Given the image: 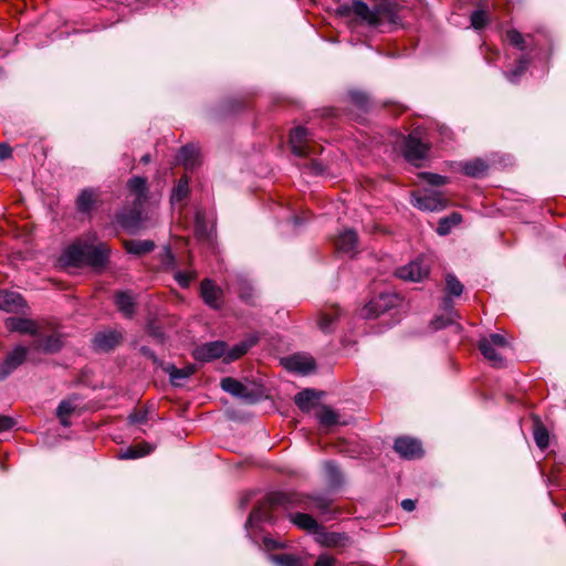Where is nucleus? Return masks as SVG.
<instances>
[{
  "label": "nucleus",
  "mask_w": 566,
  "mask_h": 566,
  "mask_svg": "<svg viewBox=\"0 0 566 566\" xmlns=\"http://www.w3.org/2000/svg\"><path fill=\"white\" fill-rule=\"evenodd\" d=\"M23 305L22 297L14 292H1L0 293V308L12 312Z\"/></svg>",
  "instance_id": "nucleus-33"
},
{
  "label": "nucleus",
  "mask_w": 566,
  "mask_h": 566,
  "mask_svg": "<svg viewBox=\"0 0 566 566\" xmlns=\"http://www.w3.org/2000/svg\"><path fill=\"white\" fill-rule=\"evenodd\" d=\"M163 369L165 373H167L169 375L170 381L175 386H180L181 382L185 379L189 378L195 371V368L192 366H188L185 368H177L172 364H167V365L163 366Z\"/></svg>",
  "instance_id": "nucleus-29"
},
{
  "label": "nucleus",
  "mask_w": 566,
  "mask_h": 566,
  "mask_svg": "<svg viewBox=\"0 0 566 566\" xmlns=\"http://www.w3.org/2000/svg\"><path fill=\"white\" fill-rule=\"evenodd\" d=\"M195 273L192 272H184V271H176L174 274L175 280L177 283L186 289L190 285L191 281L195 279Z\"/></svg>",
  "instance_id": "nucleus-49"
},
{
  "label": "nucleus",
  "mask_w": 566,
  "mask_h": 566,
  "mask_svg": "<svg viewBox=\"0 0 566 566\" xmlns=\"http://www.w3.org/2000/svg\"><path fill=\"white\" fill-rule=\"evenodd\" d=\"M358 237L352 229H346L339 233L335 244L338 251L354 254L357 252Z\"/></svg>",
  "instance_id": "nucleus-25"
},
{
  "label": "nucleus",
  "mask_w": 566,
  "mask_h": 566,
  "mask_svg": "<svg viewBox=\"0 0 566 566\" xmlns=\"http://www.w3.org/2000/svg\"><path fill=\"white\" fill-rule=\"evenodd\" d=\"M291 522L298 528L307 531L311 534H315L318 530L319 524L306 513H296L290 516Z\"/></svg>",
  "instance_id": "nucleus-31"
},
{
  "label": "nucleus",
  "mask_w": 566,
  "mask_h": 566,
  "mask_svg": "<svg viewBox=\"0 0 566 566\" xmlns=\"http://www.w3.org/2000/svg\"><path fill=\"white\" fill-rule=\"evenodd\" d=\"M352 9L356 15L374 28L381 25L385 21L397 23V14L395 10L387 4H379L374 9H370L364 1L354 0Z\"/></svg>",
  "instance_id": "nucleus-1"
},
{
  "label": "nucleus",
  "mask_w": 566,
  "mask_h": 566,
  "mask_svg": "<svg viewBox=\"0 0 566 566\" xmlns=\"http://www.w3.org/2000/svg\"><path fill=\"white\" fill-rule=\"evenodd\" d=\"M30 346L17 345L0 361V381L4 380L27 360Z\"/></svg>",
  "instance_id": "nucleus-7"
},
{
  "label": "nucleus",
  "mask_w": 566,
  "mask_h": 566,
  "mask_svg": "<svg viewBox=\"0 0 566 566\" xmlns=\"http://www.w3.org/2000/svg\"><path fill=\"white\" fill-rule=\"evenodd\" d=\"M397 276L403 281L421 282L430 273L429 261L418 258L397 270Z\"/></svg>",
  "instance_id": "nucleus-9"
},
{
  "label": "nucleus",
  "mask_w": 566,
  "mask_h": 566,
  "mask_svg": "<svg viewBox=\"0 0 566 566\" xmlns=\"http://www.w3.org/2000/svg\"><path fill=\"white\" fill-rule=\"evenodd\" d=\"M200 294L203 302L211 308L219 310L223 305V291L212 280L206 279L201 282Z\"/></svg>",
  "instance_id": "nucleus-14"
},
{
  "label": "nucleus",
  "mask_w": 566,
  "mask_h": 566,
  "mask_svg": "<svg viewBox=\"0 0 566 566\" xmlns=\"http://www.w3.org/2000/svg\"><path fill=\"white\" fill-rule=\"evenodd\" d=\"M506 40L510 42V44L521 51H524L527 48L526 39L515 29L506 31Z\"/></svg>",
  "instance_id": "nucleus-44"
},
{
  "label": "nucleus",
  "mask_w": 566,
  "mask_h": 566,
  "mask_svg": "<svg viewBox=\"0 0 566 566\" xmlns=\"http://www.w3.org/2000/svg\"><path fill=\"white\" fill-rule=\"evenodd\" d=\"M262 549L271 563L275 566H283V543L280 539L272 537L271 534H264Z\"/></svg>",
  "instance_id": "nucleus-19"
},
{
  "label": "nucleus",
  "mask_w": 566,
  "mask_h": 566,
  "mask_svg": "<svg viewBox=\"0 0 566 566\" xmlns=\"http://www.w3.org/2000/svg\"><path fill=\"white\" fill-rule=\"evenodd\" d=\"M507 346L509 343L501 334H491L488 337L481 338L479 342V349L482 355L495 367H502L504 365L500 352Z\"/></svg>",
  "instance_id": "nucleus-3"
},
{
  "label": "nucleus",
  "mask_w": 566,
  "mask_h": 566,
  "mask_svg": "<svg viewBox=\"0 0 566 566\" xmlns=\"http://www.w3.org/2000/svg\"><path fill=\"white\" fill-rule=\"evenodd\" d=\"M533 436H534V440H535L536 446L541 450H545L548 447V444H549V434H548V431L545 428V426L539 420H536L534 422Z\"/></svg>",
  "instance_id": "nucleus-39"
},
{
  "label": "nucleus",
  "mask_w": 566,
  "mask_h": 566,
  "mask_svg": "<svg viewBox=\"0 0 566 566\" xmlns=\"http://www.w3.org/2000/svg\"><path fill=\"white\" fill-rule=\"evenodd\" d=\"M62 339L57 334L42 336V334L39 333V336H36L30 344V348L31 350L39 353L53 354L59 352L62 348Z\"/></svg>",
  "instance_id": "nucleus-18"
},
{
  "label": "nucleus",
  "mask_w": 566,
  "mask_h": 566,
  "mask_svg": "<svg viewBox=\"0 0 566 566\" xmlns=\"http://www.w3.org/2000/svg\"><path fill=\"white\" fill-rule=\"evenodd\" d=\"M349 97H350L352 102L361 109H365L369 102L368 96L365 93L359 92V91L349 92Z\"/></svg>",
  "instance_id": "nucleus-50"
},
{
  "label": "nucleus",
  "mask_w": 566,
  "mask_h": 566,
  "mask_svg": "<svg viewBox=\"0 0 566 566\" xmlns=\"http://www.w3.org/2000/svg\"><path fill=\"white\" fill-rule=\"evenodd\" d=\"M109 251V248L103 242H98L97 244L88 242L85 265H90L94 269L104 268L108 262Z\"/></svg>",
  "instance_id": "nucleus-16"
},
{
  "label": "nucleus",
  "mask_w": 566,
  "mask_h": 566,
  "mask_svg": "<svg viewBox=\"0 0 566 566\" xmlns=\"http://www.w3.org/2000/svg\"><path fill=\"white\" fill-rule=\"evenodd\" d=\"M227 289L238 294L241 301L251 304L254 298V287L250 279L243 273H234L227 279Z\"/></svg>",
  "instance_id": "nucleus-10"
},
{
  "label": "nucleus",
  "mask_w": 566,
  "mask_h": 566,
  "mask_svg": "<svg viewBox=\"0 0 566 566\" xmlns=\"http://www.w3.org/2000/svg\"><path fill=\"white\" fill-rule=\"evenodd\" d=\"M488 168V164L481 158H475L461 164L462 172L472 178L483 177L486 174Z\"/></svg>",
  "instance_id": "nucleus-28"
},
{
  "label": "nucleus",
  "mask_w": 566,
  "mask_h": 566,
  "mask_svg": "<svg viewBox=\"0 0 566 566\" xmlns=\"http://www.w3.org/2000/svg\"><path fill=\"white\" fill-rule=\"evenodd\" d=\"M15 424L14 419L8 416L0 415V432L10 430Z\"/></svg>",
  "instance_id": "nucleus-57"
},
{
  "label": "nucleus",
  "mask_w": 566,
  "mask_h": 566,
  "mask_svg": "<svg viewBox=\"0 0 566 566\" xmlns=\"http://www.w3.org/2000/svg\"><path fill=\"white\" fill-rule=\"evenodd\" d=\"M12 150L7 144H0V160L11 157Z\"/></svg>",
  "instance_id": "nucleus-60"
},
{
  "label": "nucleus",
  "mask_w": 566,
  "mask_h": 566,
  "mask_svg": "<svg viewBox=\"0 0 566 566\" xmlns=\"http://www.w3.org/2000/svg\"><path fill=\"white\" fill-rule=\"evenodd\" d=\"M317 399L318 396L315 390L304 389L295 396L294 401L300 409L310 410Z\"/></svg>",
  "instance_id": "nucleus-36"
},
{
  "label": "nucleus",
  "mask_w": 566,
  "mask_h": 566,
  "mask_svg": "<svg viewBox=\"0 0 566 566\" xmlns=\"http://www.w3.org/2000/svg\"><path fill=\"white\" fill-rule=\"evenodd\" d=\"M530 62H531V60H530V57L527 55L522 56L517 61V65L515 66V69L505 73L506 78L511 83H517L520 81V77L522 76V74L528 67Z\"/></svg>",
  "instance_id": "nucleus-41"
},
{
  "label": "nucleus",
  "mask_w": 566,
  "mask_h": 566,
  "mask_svg": "<svg viewBox=\"0 0 566 566\" xmlns=\"http://www.w3.org/2000/svg\"><path fill=\"white\" fill-rule=\"evenodd\" d=\"M198 148L193 145H186L181 147L178 154V160L186 167V169L195 168L198 164Z\"/></svg>",
  "instance_id": "nucleus-30"
},
{
  "label": "nucleus",
  "mask_w": 566,
  "mask_h": 566,
  "mask_svg": "<svg viewBox=\"0 0 566 566\" xmlns=\"http://www.w3.org/2000/svg\"><path fill=\"white\" fill-rule=\"evenodd\" d=\"M394 449L401 458L408 460L421 458L423 454L421 442L410 437L397 438L394 443Z\"/></svg>",
  "instance_id": "nucleus-13"
},
{
  "label": "nucleus",
  "mask_w": 566,
  "mask_h": 566,
  "mask_svg": "<svg viewBox=\"0 0 566 566\" xmlns=\"http://www.w3.org/2000/svg\"><path fill=\"white\" fill-rule=\"evenodd\" d=\"M470 20H471V25L475 30H480V29L484 28L486 25V23L489 22V14L484 10H475L472 12Z\"/></svg>",
  "instance_id": "nucleus-47"
},
{
  "label": "nucleus",
  "mask_w": 566,
  "mask_h": 566,
  "mask_svg": "<svg viewBox=\"0 0 566 566\" xmlns=\"http://www.w3.org/2000/svg\"><path fill=\"white\" fill-rule=\"evenodd\" d=\"M125 249L130 254L144 255L155 249V243L151 240H129L125 242Z\"/></svg>",
  "instance_id": "nucleus-32"
},
{
  "label": "nucleus",
  "mask_w": 566,
  "mask_h": 566,
  "mask_svg": "<svg viewBox=\"0 0 566 566\" xmlns=\"http://www.w3.org/2000/svg\"><path fill=\"white\" fill-rule=\"evenodd\" d=\"M462 221V217L458 212H453L448 217H443L439 220L437 227V233L439 235H447L450 233L451 229L459 224Z\"/></svg>",
  "instance_id": "nucleus-38"
},
{
  "label": "nucleus",
  "mask_w": 566,
  "mask_h": 566,
  "mask_svg": "<svg viewBox=\"0 0 566 566\" xmlns=\"http://www.w3.org/2000/svg\"><path fill=\"white\" fill-rule=\"evenodd\" d=\"M332 500L324 495L313 497V507L322 515L331 512Z\"/></svg>",
  "instance_id": "nucleus-46"
},
{
  "label": "nucleus",
  "mask_w": 566,
  "mask_h": 566,
  "mask_svg": "<svg viewBox=\"0 0 566 566\" xmlns=\"http://www.w3.org/2000/svg\"><path fill=\"white\" fill-rule=\"evenodd\" d=\"M426 181L431 186H442L447 184V177L438 175V174H424L423 175Z\"/></svg>",
  "instance_id": "nucleus-52"
},
{
  "label": "nucleus",
  "mask_w": 566,
  "mask_h": 566,
  "mask_svg": "<svg viewBox=\"0 0 566 566\" xmlns=\"http://www.w3.org/2000/svg\"><path fill=\"white\" fill-rule=\"evenodd\" d=\"M129 195L134 197L133 205L143 207L148 200L147 178L134 176L127 181Z\"/></svg>",
  "instance_id": "nucleus-17"
},
{
  "label": "nucleus",
  "mask_w": 566,
  "mask_h": 566,
  "mask_svg": "<svg viewBox=\"0 0 566 566\" xmlns=\"http://www.w3.org/2000/svg\"><path fill=\"white\" fill-rule=\"evenodd\" d=\"M115 304L118 311L127 318L135 314V300L128 292H117L115 294Z\"/></svg>",
  "instance_id": "nucleus-27"
},
{
  "label": "nucleus",
  "mask_w": 566,
  "mask_h": 566,
  "mask_svg": "<svg viewBox=\"0 0 566 566\" xmlns=\"http://www.w3.org/2000/svg\"><path fill=\"white\" fill-rule=\"evenodd\" d=\"M142 208L134 206L132 210L120 212L117 216L118 223L126 230L135 232L142 222Z\"/></svg>",
  "instance_id": "nucleus-26"
},
{
  "label": "nucleus",
  "mask_w": 566,
  "mask_h": 566,
  "mask_svg": "<svg viewBox=\"0 0 566 566\" xmlns=\"http://www.w3.org/2000/svg\"><path fill=\"white\" fill-rule=\"evenodd\" d=\"M189 193V179L187 176H182L171 190L170 202L171 205L180 203L188 197Z\"/></svg>",
  "instance_id": "nucleus-34"
},
{
  "label": "nucleus",
  "mask_w": 566,
  "mask_h": 566,
  "mask_svg": "<svg viewBox=\"0 0 566 566\" xmlns=\"http://www.w3.org/2000/svg\"><path fill=\"white\" fill-rule=\"evenodd\" d=\"M336 558L328 554H321L315 562V566H336Z\"/></svg>",
  "instance_id": "nucleus-54"
},
{
  "label": "nucleus",
  "mask_w": 566,
  "mask_h": 566,
  "mask_svg": "<svg viewBox=\"0 0 566 566\" xmlns=\"http://www.w3.org/2000/svg\"><path fill=\"white\" fill-rule=\"evenodd\" d=\"M220 386L223 391L242 400L245 403H255L261 398V394L258 390L232 377L222 378Z\"/></svg>",
  "instance_id": "nucleus-5"
},
{
  "label": "nucleus",
  "mask_w": 566,
  "mask_h": 566,
  "mask_svg": "<svg viewBox=\"0 0 566 566\" xmlns=\"http://www.w3.org/2000/svg\"><path fill=\"white\" fill-rule=\"evenodd\" d=\"M289 143L292 154L296 157L317 155L322 149L319 145L314 143L308 130L303 126H298L291 132Z\"/></svg>",
  "instance_id": "nucleus-2"
},
{
  "label": "nucleus",
  "mask_w": 566,
  "mask_h": 566,
  "mask_svg": "<svg viewBox=\"0 0 566 566\" xmlns=\"http://www.w3.org/2000/svg\"><path fill=\"white\" fill-rule=\"evenodd\" d=\"M88 241H77L69 245L62 253L61 261L64 265L81 266L86 264Z\"/></svg>",
  "instance_id": "nucleus-12"
},
{
  "label": "nucleus",
  "mask_w": 566,
  "mask_h": 566,
  "mask_svg": "<svg viewBox=\"0 0 566 566\" xmlns=\"http://www.w3.org/2000/svg\"><path fill=\"white\" fill-rule=\"evenodd\" d=\"M306 221H307V217L295 214V216L292 217V219L289 222H291L293 224V227L295 229H297L301 226H303Z\"/></svg>",
  "instance_id": "nucleus-59"
},
{
  "label": "nucleus",
  "mask_w": 566,
  "mask_h": 566,
  "mask_svg": "<svg viewBox=\"0 0 566 566\" xmlns=\"http://www.w3.org/2000/svg\"><path fill=\"white\" fill-rule=\"evenodd\" d=\"M340 315L342 311L336 306L322 311L317 321L318 328L325 334L333 333L335 331L336 322Z\"/></svg>",
  "instance_id": "nucleus-24"
},
{
  "label": "nucleus",
  "mask_w": 566,
  "mask_h": 566,
  "mask_svg": "<svg viewBox=\"0 0 566 566\" xmlns=\"http://www.w3.org/2000/svg\"><path fill=\"white\" fill-rule=\"evenodd\" d=\"M401 507L407 512H412L416 509V502L411 499H406L401 502Z\"/></svg>",
  "instance_id": "nucleus-62"
},
{
  "label": "nucleus",
  "mask_w": 566,
  "mask_h": 566,
  "mask_svg": "<svg viewBox=\"0 0 566 566\" xmlns=\"http://www.w3.org/2000/svg\"><path fill=\"white\" fill-rule=\"evenodd\" d=\"M147 419H148V413L146 410L134 412L128 416V420L130 423H144L147 421Z\"/></svg>",
  "instance_id": "nucleus-56"
},
{
  "label": "nucleus",
  "mask_w": 566,
  "mask_h": 566,
  "mask_svg": "<svg viewBox=\"0 0 566 566\" xmlns=\"http://www.w3.org/2000/svg\"><path fill=\"white\" fill-rule=\"evenodd\" d=\"M153 450H154V447L151 444H149L147 442H143L140 444L132 446V447L127 448L125 451H123L119 454V458L124 459V460L138 459V458L145 457V455L151 453Z\"/></svg>",
  "instance_id": "nucleus-35"
},
{
  "label": "nucleus",
  "mask_w": 566,
  "mask_h": 566,
  "mask_svg": "<svg viewBox=\"0 0 566 566\" xmlns=\"http://www.w3.org/2000/svg\"><path fill=\"white\" fill-rule=\"evenodd\" d=\"M285 566H302V560L291 554H285Z\"/></svg>",
  "instance_id": "nucleus-58"
},
{
  "label": "nucleus",
  "mask_w": 566,
  "mask_h": 566,
  "mask_svg": "<svg viewBox=\"0 0 566 566\" xmlns=\"http://www.w3.org/2000/svg\"><path fill=\"white\" fill-rule=\"evenodd\" d=\"M75 410V406L69 400H62L56 408V416H71Z\"/></svg>",
  "instance_id": "nucleus-51"
},
{
  "label": "nucleus",
  "mask_w": 566,
  "mask_h": 566,
  "mask_svg": "<svg viewBox=\"0 0 566 566\" xmlns=\"http://www.w3.org/2000/svg\"><path fill=\"white\" fill-rule=\"evenodd\" d=\"M453 306L451 296L447 295L442 301V307L448 311L451 310Z\"/></svg>",
  "instance_id": "nucleus-63"
},
{
  "label": "nucleus",
  "mask_w": 566,
  "mask_h": 566,
  "mask_svg": "<svg viewBox=\"0 0 566 566\" xmlns=\"http://www.w3.org/2000/svg\"><path fill=\"white\" fill-rule=\"evenodd\" d=\"M324 471L332 484H338L340 482L342 474H340L338 467L334 462H332V461L325 462Z\"/></svg>",
  "instance_id": "nucleus-48"
},
{
  "label": "nucleus",
  "mask_w": 566,
  "mask_h": 566,
  "mask_svg": "<svg viewBox=\"0 0 566 566\" xmlns=\"http://www.w3.org/2000/svg\"><path fill=\"white\" fill-rule=\"evenodd\" d=\"M227 344L222 340L205 343L198 346L193 356L197 360L210 361L220 357H226Z\"/></svg>",
  "instance_id": "nucleus-15"
},
{
  "label": "nucleus",
  "mask_w": 566,
  "mask_h": 566,
  "mask_svg": "<svg viewBox=\"0 0 566 566\" xmlns=\"http://www.w3.org/2000/svg\"><path fill=\"white\" fill-rule=\"evenodd\" d=\"M463 284L454 274L448 273L446 275V291L449 296L459 297L463 293Z\"/></svg>",
  "instance_id": "nucleus-42"
},
{
  "label": "nucleus",
  "mask_w": 566,
  "mask_h": 566,
  "mask_svg": "<svg viewBox=\"0 0 566 566\" xmlns=\"http://www.w3.org/2000/svg\"><path fill=\"white\" fill-rule=\"evenodd\" d=\"M314 538L316 543L326 547L343 546L348 539L345 534L326 532L321 525L318 530L315 532Z\"/></svg>",
  "instance_id": "nucleus-23"
},
{
  "label": "nucleus",
  "mask_w": 566,
  "mask_h": 566,
  "mask_svg": "<svg viewBox=\"0 0 566 566\" xmlns=\"http://www.w3.org/2000/svg\"><path fill=\"white\" fill-rule=\"evenodd\" d=\"M427 151L428 146L421 142L417 132L405 139L403 156L409 163L418 165L427 156Z\"/></svg>",
  "instance_id": "nucleus-11"
},
{
  "label": "nucleus",
  "mask_w": 566,
  "mask_h": 566,
  "mask_svg": "<svg viewBox=\"0 0 566 566\" xmlns=\"http://www.w3.org/2000/svg\"><path fill=\"white\" fill-rule=\"evenodd\" d=\"M411 203L422 211H441L448 206V200L439 191L424 190L413 193Z\"/></svg>",
  "instance_id": "nucleus-6"
},
{
  "label": "nucleus",
  "mask_w": 566,
  "mask_h": 566,
  "mask_svg": "<svg viewBox=\"0 0 566 566\" xmlns=\"http://www.w3.org/2000/svg\"><path fill=\"white\" fill-rule=\"evenodd\" d=\"M163 263L167 270H175L177 268V261L170 249L166 250L163 259Z\"/></svg>",
  "instance_id": "nucleus-55"
},
{
  "label": "nucleus",
  "mask_w": 566,
  "mask_h": 566,
  "mask_svg": "<svg viewBox=\"0 0 566 566\" xmlns=\"http://www.w3.org/2000/svg\"><path fill=\"white\" fill-rule=\"evenodd\" d=\"M195 231L199 238H208L209 229L206 223V217L201 211H197L195 216Z\"/></svg>",
  "instance_id": "nucleus-45"
},
{
  "label": "nucleus",
  "mask_w": 566,
  "mask_h": 566,
  "mask_svg": "<svg viewBox=\"0 0 566 566\" xmlns=\"http://www.w3.org/2000/svg\"><path fill=\"white\" fill-rule=\"evenodd\" d=\"M282 499L281 493L270 494L266 499V502L262 505L255 507L249 515V518L245 523V528L248 531L249 536L250 528L259 526L261 523H272L273 515L272 511L280 504Z\"/></svg>",
  "instance_id": "nucleus-4"
},
{
  "label": "nucleus",
  "mask_w": 566,
  "mask_h": 566,
  "mask_svg": "<svg viewBox=\"0 0 566 566\" xmlns=\"http://www.w3.org/2000/svg\"><path fill=\"white\" fill-rule=\"evenodd\" d=\"M95 203V192L92 189H84L77 197L76 206L78 211L88 212Z\"/></svg>",
  "instance_id": "nucleus-40"
},
{
  "label": "nucleus",
  "mask_w": 566,
  "mask_h": 566,
  "mask_svg": "<svg viewBox=\"0 0 566 566\" xmlns=\"http://www.w3.org/2000/svg\"><path fill=\"white\" fill-rule=\"evenodd\" d=\"M149 334L154 337H157V338H161L163 337V333L159 328L157 327H154V326H149Z\"/></svg>",
  "instance_id": "nucleus-64"
},
{
  "label": "nucleus",
  "mask_w": 566,
  "mask_h": 566,
  "mask_svg": "<svg viewBox=\"0 0 566 566\" xmlns=\"http://www.w3.org/2000/svg\"><path fill=\"white\" fill-rule=\"evenodd\" d=\"M139 352L143 356L149 358L154 365L161 367L165 366L164 363L156 356V354L147 346H140Z\"/></svg>",
  "instance_id": "nucleus-53"
},
{
  "label": "nucleus",
  "mask_w": 566,
  "mask_h": 566,
  "mask_svg": "<svg viewBox=\"0 0 566 566\" xmlns=\"http://www.w3.org/2000/svg\"><path fill=\"white\" fill-rule=\"evenodd\" d=\"M310 169H311V171H313L316 175H319L324 171L323 165L319 161H317L316 159H311Z\"/></svg>",
  "instance_id": "nucleus-61"
},
{
  "label": "nucleus",
  "mask_w": 566,
  "mask_h": 566,
  "mask_svg": "<svg viewBox=\"0 0 566 566\" xmlns=\"http://www.w3.org/2000/svg\"><path fill=\"white\" fill-rule=\"evenodd\" d=\"M6 326L11 332L31 335L34 338L39 336L40 333L39 325L34 321L24 317H9L6 321Z\"/></svg>",
  "instance_id": "nucleus-21"
},
{
  "label": "nucleus",
  "mask_w": 566,
  "mask_h": 566,
  "mask_svg": "<svg viewBox=\"0 0 566 566\" xmlns=\"http://www.w3.org/2000/svg\"><path fill=\"white\" fill-rule=\"evenodd\" d=\"M254 339H249L234 345L229 350L226 349V357L223 358V360L226 363H230L240 358L249 350V348H251L254 345Z\"/></svg>",
  "instance_id": "nucleus-37"
},
{
  "label": "nucleus",
  "mask_w": 566,
  "mask_h": 566,
  "mask_svg": "<svg viewBox=\"0 0 566 566\" xmlns=\"http://www.w3.org/2000/svg\"><path fill=\"white\" fill-rule=\"evenodd\" d=\"M394 296L389 294H380L378 297L371 300L361 312L366 318L378 316L385 312L389 306H392Z\"/></svg>",
  "instance_id": "nucleus-22"
},
{
  "label": "nucleus",
  "mask_w": 566,
  "mask_h": 566,
  "mask_svg": "<svg viewBox=\"0 0 566 566\" xmlns=\"http://www.w3.org/2000/svg\"><path fill=\"white\" fill-rule=\"evenodd\" d=\"M120 332L108 329L97 333L93 338L94 347L102 352L114 349L122 340Z\"/></svg>",
  "instance_id": "nucleus-20"
},
{
  "label": "nucleus",
  "mask_w": 566,
  "mask_h": 566,
  "mask_svg": "<svg viewBox=\"0 0 566 566\" xmlns=\"http://www.w3.org/2000/svg\"><path fill=\"white\" fill-rule=\"evenodd\" d=\"M285 370L298 376H307L315 373L316 361L307 353H294L285 357Z\"/></svg>",
  "instance_id": "nucleus-8"
},
{
  "label": "nucleus",
  "mask_w": 566,
  "mask_h": 566,
  "mask_svg": "<svg viewBox=\"0 0 566 566\" xmlns=\"http://www.w3.org/2000/svg\"><path fill=\"white\" fill-rule=\"evenodd\" d=\"M318 421L324 427H333L339 424V416L337 412L332 410L328 407H323V409L317 415Z\"/></svg>",
  "instance_id": "nucleus-43"
}]
</instances>
